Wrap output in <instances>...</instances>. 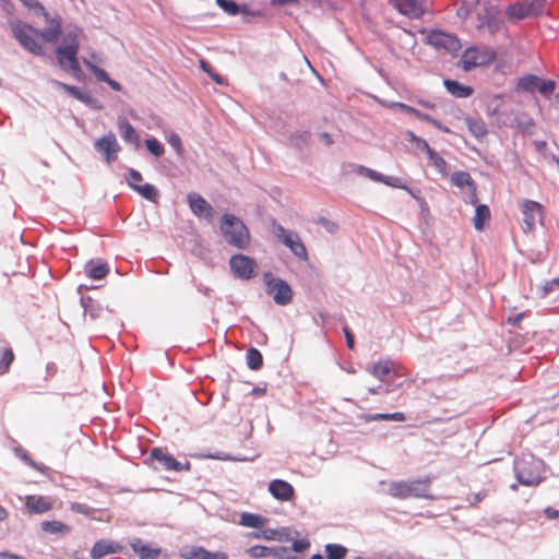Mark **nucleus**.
<instances>
[{
	"label": "nucleus",
	"mask_w": 559,
	"mask_h": 559,
	"mask_svg": "<svg viewBox=\"0 0 559 559\" xmlns=\"http://www.w3.org/2000/svg\"><path fill=\"white\" fill-rule=\"evenodd\" d=\"M221 230L226 241L239 249L249 245V231L245 224L235 215L225 214L222 217Z\"/></svg>",
	"instance_id": "f257e3e1"
},
{
	"label": "nucleus",
	"mask_w": 559,
	"mask_h": 559,
	"mask_svg": "<svg viewBox=\"0 0 559 559\" xmlns=\"http://www.w3.org/2000/svg\"><path fill=\"white\" fill-rule=\"evenodd\" d=\"M389 495L394 498L406 499L415 498H432L429 496V480L416 479L412 481H393L388 488Z\"/></svg>",
	"instance_id": "f03ea898"
},
{
	"label": "nucleus",
	"mask_w": 559,
	"mask_h": 559,
	"mask_svg": "<svg viewBox=\"0 0 559 559\" xmlns=\"http://www.w3.org/2000/svg\"><path fill=\"white\" fill-rule=\"evenodd\" d=\"M516 478L524 486H537L543 480L544 464L535 457L521 459L515 464Z\"/></svg>",
	"instance_id": "7ed1b4c3"
},
{
	"label": "nucleus",
	"mask_w": 559,
	"mask_h": 559,
	"mask_svg": "<svg viewBox=\"0 0 559 559\" xmlns=\"http://www.w3.org/2000/svg\"><path fill=\"white\" fill-rule=\"evenodd\" d=\"M263 281L267 295L273 298L276 305L286 306L292 301L293 292L287 282L280 277L273 276V274L270 272L263 274Z\"/></svg>",
	"instance_id": "20e7f679"
},
{
	"label": "nucleus",
	"mask_w": 559,
	"mask_h": 559,
	"mask_svg": "<svg viewBox=\"0 0 559 559\" xmlns=\"http://www.w3.org/2000/svg\"><path fill=\"white\" fill-rule=\"evenodd\" d=\"M12 33L24 49L34 55H43V47L37 40L38 32L34 27L16 22L12 25Z\"/></svg>",
	"instance_id": "39448f33"
},
{
	"label": "nucleus",
	"mask_w": 559,
	"mask_h": 559,
	"mask_svg": "<svg viewBox=\"0 0 559 559\" xmlns=\"http://www.w3.org/2000/svg\"><path fill=\"white\" fill-rule=\"evenodd\" d=\"M273 235L300 260L306 261L308 259L307 249L298 236L293 230L285 229L282 225L274 224L272 228Z\"/></svg>",
	"instance_id": "423d86ee"
},
{
	"label": "nucleus",
	"mask_w": 559,
	"mask_h": 559,
	"mask_svg": "<svg viewBox=\"0 0 559 559\" xmlns=\"http://www.w3.org/2000/svg\"><path fill=\"white\" fill-rule=\"evenodd\" d=\"M495 57V51L491 49L471 47L464 51L461 64L465 71H468L472 68L484 67L491 63Z\"/></svg>",
	"instance_id": "0eeeda50"
},
{
	"label": "nucleus",
	"mask_w": 559,
	"mask_h": 559,
	"mask_svg": "<svg viewBox=\"0 0 559 559\" xmlns=\"http://www.w3.org/2000/svg\"><path fill=\"white\" fill-rule=\"evenodd\" d=\"M229 266L235 277L248 281L257 274V262L245 254H235L229 259Z\"/></svg>",
	"instance_id": "6e6552de"
},
{
	"label": "nucleus",
	"mask_w": 559,
	"mask_h": 559,
	"mask_svg": "<svg viewBox=\"0 0 559 559\" xmlns=\"http://www.w3.org/2000/svg\"><path fill=\"white\" fill-rule=\"evenodd\" d=\"M94 148L107 164L115 162L121 151V146L112 132H108L97 139L94 142Z\"/></svg>",
	"instance_id": "1a4fd4ad"
},
{
	"label": "nucleus",
	"mask_w": 559,
	"mask_h": 559,
	"mask_svg": "<svg viewBox=\"0 0 559 559\" xmlns=\"http://www.w3.org/2000/svg\"><path fill=\"white\" fill-rule=\"evenodd\" d=\"M57 60L59 66L67 72H70L74 78L81 79L82 70L80 68L76 55L72 46H59L56 50Z\"/></svg>",
	"instance_id": "9d476101"
},
{
	"label": "nucleus",
	"mask_w": 559,
	"mask_h": 559,
	"mask_svg": "<svg viewBox=\"0 0 559 559\" xmlns=\"http://www.w3.org/2000/svg\"><path fill=\"white\" fill-rule=\"evenodd\" d=\"M521 212L523 216L524 231H534L537 223L542 222L543 206L538 202L524 200L521 203Z\"/></svg>",
	"instance_id": "9b49d317"
},
{
	"label": "nucleus",
	"mask_w": 559,
	"mask_h": 559,
	"mask_svg": "<svg viewBox=\"0 0 559 559\" xmlns=\"http://www.w3.org/2000/svg\"><path fill=\"white\" fill-rule=\"evenodd\" d=\"M427 44L435 47L437 50L445 52H456L461 48L459 39L448 33L441 31H432L427 35Z\"/></svg>",
	"instance_id": "f8f14e48"
},
{
	"label": "nucleus",
	"mask_w": 559,
	"mask_h": 559,
	"mask_svg": "<svg viewBox=\"0 0 559 559\" xmlns=\"http://www.w3.org/2000/svg\"><path fill=\"white\" fill-rule=\"evenodd\" d=\"M357 174H359L360 176H364L366 178H369L372 181L382 182L392 188L408 190L406 185L404 183V181L399 177L385 176L379 171H376L373 169H370V168H367L364 166H360L357 169Z\"/></svg>",
	"instance_id": "ddd939ff"
},
{
	"label": "nucleus",
	"mask_w": 559,
	"mask_h": 559,
	"mask_svg": "<svg viewBox=\"0 0 559 559\" xmlns=\"http://www.w3.org/2000/svg\"><path fill=\"white\" fill-rule=\"evenodd\" d=\"M151 457L157 461L160 466L167 471H190V463L181 464L173 455L165 452L163 449L155 448L152 450Z\"/></svg>",
	"instance_id": "4468645a"
},
{
	"label": "nucleus",
	"mask_w": 559,
	"mask_h": 559,
	"mask_svg": "<svg viewBox=\"0 0 559 559\" xmlns=\"http://www.w3.org/2000/svg\"><path fill=\"white\" fill-rule=\"evenodd\" d=\"M53 86L56 88L62 90L67 93H69L71 96L76 98L78 100L84 103L85 105L90 106L93 109H102V105L99 102L91 96L90 93L82 91L81 88L72 85H68L66 83L53 81Z\"/></svg>",
	"instance_id": "2eb2a0df"
},
{
	"label": "nucleus",
	"mask_w": 559,
	"mask_h": 559,
	"mask_svg": "<svg viewBox=\"0 0 559 559\" xmlns=\"http://www.w3.org/2000/svg\"><path fill=\"white\" fill-rule=\"evenodd\" d=\"M478 23L477 27H484L488 25L491 29L498 27V14L499 10L495 5L477 4L475 9Z\"/></svg>",
	"instance_id": "dca6fc26"
},
{
	"label": "nucleus",
	"mask_w": 559,
	"mask_h": 559,
	"mask_svg": "<svg viewBox=\"0 0 559 559\" xmlns=\"http://www.w3.org/2000/svg\"><path fill=\"white\" fill-rule=\"evenodd\" d=\"M188 203L191 212L194 215L203 217L207 221H212L213 207L203 197L198 193H189Z\"/></svg>",
	"instance_id": "f3484780"
},
{
	"label": "nucleus",
	"mask_w": 559,
	"mask_h": 559,
	"mask_svg": "<svg viewBox=\"0 0 559 559\" xmlns=\"http://www.w3.org/2000/svg\"><path fill=\"white\" fill-rule=\"evenodd\" d=\"M269 492L278 501H289L295 495L294 487L283 479L272 480L269 484Z\"/></svg>",
	"instance_id": "a211bd4d"
},
{
	"label": "nucleus",
	"mask_w": 559,
	"mask_h": 559,
	"mask_svg": "<svg viewBox=\"0 0 559 559\" xmlns=\"http://www.w3.org/2000/svg\"><path fill=\"white\" fill-rule=\"evenodd\" d=\"M181 557L185 559H228L227 554L224 551H209L199 546L185 548Z\"/></svg>",
	"instance_id": "6ab92c4d"
},
{
	"label": "nucleus",
	"mask_w": 559,
	"mask_h": 559,
	"mask_svg": "<svg viewBox=\"0 0 559 559\" xmlns=\"http://www.w3.org/2000/svg\"><path fill=\"white\" fill-rule=\"evenodd\" d=\"M394 7L411 19H417L424 13L423 3L416 0H394Z\"/></svg>",
	"instance_id": "aec40b11"
},
{
	"label": "nucleus",
	"mask_w": 559,
	"mask_h": 559,
	"mask_svg": "<svg viewBox=\"0 0 559 559\" xmlns=\"http://www.w3.org/2000/svg\"><path fill=\"white\" fill-rule=\"evenodd\" d=\"M121 550V546L108 539H100L96 542L91 550V557L93 559H100L107 555L116 554Z\"/></svg>",
	"instance_id": "412c9836"
},
{
	"label": "nucleus",
	"mask_w": 559,
	"mask_h": 559,
	"mask_svg": "<svg viewBox=\"0 0 559 559\" xmlns=\"http://www.w3.org/2000/svg\"><path fill=\"white\" fill-rule=\"evenodd\" d=\"M392 107L400 109L402 112L414 115L416 118H418L420 120L428 121V122H430L431 124H433L436 128H438L439 130H441L443 132H447V133L450 132L449 128L443 126L442 123H440L438 120L431 118L430 116H428L426 114L420 112L419 110H417V109H415V108H413V107H411V106H408L406 104L393 103Z\"/></svg>",
	"instance_id": "4be33fe9"
},
{
	"label": "nucleus",
	"mask_w": 559,
	"mask_h": 559,
	"mask_svg": "<svg viewBox=\"0 0 559 559\" xmlns=\"http://www.w3.org/2000/svg\"><path fill=\"white\" fill-rule=\"evenodd\" d=\"M118 130L120 133V136L124 142H129L134 145L135 148L140 147V138L135 131V129L130 124V122L123 118L120 117L118 119Z\"/></svg>",
	"instance_id": "5701e85b"
},
{
	"label": "nucleus",
	"mask_w": 559,
	"mask_h": 559,
	"mask_svg": "<svg viewBox=\"0 0 559 559\" xmlns=\"http://www.w3.org/2000/svg\"><path fill=\"white\" fill-rule=\"evenodd\" d=\"M131 548L135 554L140 556L141 559H150L156 558L160 555L162 550L158 547H155L150 544L143 543L139 538H134L131 543Z\"/></svg>",
	"instance_id": "b1692460"
},
{
	"label": "nucleus",
	"mask_w": 559,
	"mask_h": 559,
	"mask_svg": "<svg viewBox=\"0 0 559 559\" xmlns=\"http://www.w3.org/2000/svg\"><path fill=\"white\" fill-rule=\"evenodd\" d=\"M84 272L92 280H103L109 273V266L102 260H91L85 264Z\"/></svg>",
	"instance_id": "393cba45"
},
{
	"label": "nucleus",
	"mask_w": 559,
	"mask_h": 559,
	"mask_svg": "<svg viewBox=\"0 0 559 559\" xmlns=\"http://www.w3.org/2000/svg\"><path fill=\"white\" fill-rule=\"evenodd\" d=\"M251 536L255 539H265V540H288L289 539V533L288 528L283 527L280 530L275 528H261L260 532L252 533Z\"/></svg>",
	"instance_id": "a878e982"
},
{
	"label": "nucleus",
	"mask_w": 559,
	"mask_h": 559,
	"mask_svg": "<svg viewBox=\"0 0 559 559\" xmlns=\"http://www.w3.org/2000/svg\"><path fill=\"white\" fill-rule=\"evenodd\" d=\"M84 34L78 26H68L66 28L62 44L60 46H72L74 51L79 50L80 43L83 40Z\"/></svg>",
	"instance_id": "bb28decb"
},
{
	"label": "nucleus",
	"mask_w": 559,
	"mask_h": 559,
	"mask_svg": "<svg viewBox=\"0 0 559 559\" xmlns=\"http://www.w3.org/2000/svg\"><path fill=\"white\" fill-rule=\"evenodd\" d=\"M84 64L90 69V71L98 81L107 83L114 91H121L122 87L120 83L111 80L104 69L93 64L88 59H84Z\"/></svg>",
	"instance_id": "cd10ccee"
},
{
	"label": "nucleus",
	"mask_w": 559,
	"mask_h": 559,
	"mask_svg": "<svg viewBox=\"0 0 559 559\" xmlns=\"http://www.w3.org/2000/svg\"><path fill=\"white\" fill-rule=\"evenodd\" d=\"M25 506L32 513H44L51 508V503L40 496H27Z\"/></svg>",
	"instance_id": "c85d7f7f"
},
{
	"label": "nucleus",
	"mask_w": 559,
	"mask_h": 559,
	"mask_svg": "<svg viewBox=\"0 0 559 559\" xmlns=\"http://www.w3.org/2000/svg\"><path fill=\"white\" fill-rule=\"evenodd\" d=\"M269 519L259 514L243 512L240 515L239 525L251 528H263Z\"/></svg>",
	"instance_id": "c756f323"
},
{
	"label": "nucleus",
	"mask_w": 559,
	"mask_h": 559,
	"mask_svg": "<svg viewBox=\"0 0 559 559\" xmlns=\"http://www.w3.org/2000/svg\"><path fill=\"white\" fill-rule=\"evenodd\" d=\"M444 86L449 93L455 97L465 98L473 94V88L468 85H463L456 81L445 80Z\"/></svg>",
	"instance_id": "7c9ffc66"
},
{
	"label": "nucleus",
	"mask_w": 559,
	"mask_h": 559,
	"mask_svg": "<svg viewBox=\"0 0 559 559\" xmlns=\"http://www.w3.org/2000/svg\"><path fill=\"white\" fill-rule=\"evenodd\" d=\"M48 21V25L45 27V29L40 33V36L44 40L48 43H53L61 29V23L57 19L49 20L48 16L46 17Z\"/></svg>",
	"instance_id": "2f4dec72"
},
{
	"label": "nucleus",
	"mask_w": 559,
	"mask_h": 559,
	"mask_svg": "<svg viewBox=\"0 0 559 559\" xmlns=\"http://www.w3.org/2000/svg\"><path fill=\"white\" fill-rule=\"evenodd\" d=\"M216 4L227 14L237 15V14H248L249 10L247 5H238L233 0H216Z\"/></svg>",
	"instance_id": "473e14b6"
},
{
	"label": "nucleus",
	"mask_w": 559,
	"mask_h": 559,
	"mask_svg": "<svg viewBox=\"0 0 559 559\" xmlns=\"http://www.w3.org/2000/svg\"><path fill=\"white\" fill-rule=\"evenodd\" d=\"M393 364L390 360L378 361L368 368V371L376 378L383 380V378L391 373Z\"/></svg>",
	"instance_id": "72a5a7b5"
},
{
	"label": "nucleus",
	"mask_w": 559,
	"mask_h": 559,
	"mask_svg": "<svg viewBox=\"0 0 559 559\" xmlns=\"http://www.w3.org/2000/svg\"><path fill=\"white\" fill-rule=\"evenodd\" d=\"M490 211L487 205L480 204L476 206L475 215L473 218L474 226L477 230H483L486 223L489 221Z\"/></svg>",
	"instance_id": "f704fd0d"
},
{
	"label": "nucleus",
	"mask_w": 559,
	"mask_h": 559,
	"mask_svg": "<svg viewBox=\"0 0 559 559\" xmlns=\"http://www.w3.org/2000/svg\"><path fill=\"white\" fill-rule=\"evenodd\" d=\"M285 548H269L266 546H252L249 549H247V552L252 558H264L269 556H277L280 551H284Z\"/></svg>",
	"instance_id": "c9c22d12"
},
{
	"label": "nucleus",
	"mask_w": 559,
	"mask_h": 559,
	"mask_svg": "<svg viewBox=\"0 0 559 559\" xmlns=\"http://www.w3.org/2000/svg\"><path fill=\"white\" fill-rule=\"evenodd\" d=\"M507 16L512 21H519L526 17H533L531 12L527 9H524L523 1L515 3L513 5H510L507 9Z\"/></svg>",
	"instance_id": "e433bc0d"
},
{
	"label": "nucleus",
	"mask_w": 559,
	"mask_h": 559,
	"mask_svg": "<svg viewBox=\"0 0 559 559\" xmlns=\"http://www.w3.org/2000/svg\"><path fill=\"white\" fill-rule=\"evenodd\" d=\"M451 182L459 188L468 187L472 191L473 197H475V187L473 185L471 176L467 173H464V171L454 173L451 176Z\"/></svg>",
	"instance_id": "4c0bfd02"
},
{
	"label": "nucleus",
	"mask_w": 559,
	"mask_h": 559,
	"mask_svg": "<svg viewBox=\"0 0 559 559\" xmlns=\"http://www.w3.org/2000/svg\"><path fill=\"white\" fill-rule=\"evenodd\" d=\"M466 124L471 133L478 139L484 138L488 132L487 126L481 119H473L467 117Z\"/></svg>",
	"instance_id": "58836bf2"
},
{
	"label": "nucleus",
	"mask_w": 559,
	"mask_h": 559,
	"mask_svg": "<svg viewBox=\"0 0 559 559\" xmlns=\"http://www.w3.org/2000/svg\"><path fill=\"white\" fill-rule=\"evenodd\" d=\"M362 419L366 421H373V420H393V421H404L405 415L403 413H392V414H369L362 416Z\"/></svg>",
	"instance_id": "ea45409f"
},
{
	"label": "nucleus",
	"mask_w": 559,
	"mask_h": 559,
	"mask_svg": "<svg viewBox=\"0 0 559 559\" xmlns=\"http://www.w3.org/2000/svg\"><path fill=\"white\" fill-rule=\"evenodd\" d=\"M134 191H136L141 197L151 202H156L158 199V191L151 183L139 185L138 187H135Z\"/></svg>",
	"instance_id": "a19ab883"
},
{
	"label": "nucleus",
	"mask_w": 559,
	"mask_h": 559,
	"mask_svg": "<svg viewBox=\"0 0 559 559\" xmlns=\"http://www.w3.org/2000/svg\"><path fill=\"white\" fill-rule=\"evenodd\" d=\"M326 559H344L347 549L338 544H326L325 545Z\"/></svg>",
	"instance_id": "79ce46f5"
},
{
	"label": "nucleus",
	"mask_w": 559,
	"mask_h": 559,
	"mask_svg": "<svg viewBox=\"0 0 559 559\" xmlns=\"http://www.w3.org/2000/svg\"><path fill=\"white\" fill-rule=\"evenodd\" d=\"M247 364L250 369L259 370L263 364L261 353L255 348H250L247 353Z\"/></svg>",
	"instance_id": "37998d69"
},
{
	"label": "nucleus",
	"mask_w": 559,
	"mask_h": 559,
	"mask_svg": "<svg viewBox=\"0 0 559 559\" xmlns=\"http://www.w3.org/2000/svg\"><path fill=\"white\" fill-rule=\"evenodd\" d=\"M539 78L534 75L524 76L519 81V87L526 92H534L538 90Z\"/></svg>",
	"instance_id": "c03bdc74"
},
{
	"label": "nucleus",
	"mask_w": 559,
	"mask_h": 559,
	"mask_svg": "<svg viewBox=\"0 0 559 559\" xmlns=\"http://www.w3.org/2000/svg\"><path fill=\"white\" fill-rule=\"evenodd\" d=\"M13 359H14V355L11 349L2 348L0 350V374H3L8 371Z\"/></svg>",
	"instance_id": "a18cd8bd"
},
{
	"label": "nucleus",
	"mask_w": 559,
	"mask_h": 559,
	"mask_svg": "<svg viewBox=\"0 0 559 559\" xmlns=\"http://www.w3.org/2000/svg\"><path fill=\"white\" fill-rule=\"evenodd\" d=\"M406 139L409 143L414 145L415 148L423 151L427 153L430 150V146L428 145L427 141L417 136L414 132L408 131L406 133Z\"/></svg>",
	"instance_id": "49530a36"
},
{
	"label": "nucleus",
	"mask_w": 559,
	"mask_h": 559,
	"mask_svg": "<svg viewBox=\"0 0 559 559\" xmlns=\"http://www.w3.org/2000/svg\"><path fill=\"white\" fill-rule=\"evenodd\" d=\"M145 146H146L147 151L156 157L162 156L165 152L163 144L155 138L146 139Z\"/></svg>",
	"instance_id": "de8ad7c7"
},
{
	"label": "nucleus",
	"mask_w": 559,
	"mask_h": 559,
	"mask_svg": "<svg viewBox=\"0 0 559 559\" xmlns=\"http://www.w3.org/2000/svg\"><path fill=\"white\" fill-rule=\"evenodd\" d=\"M166 140L176 154L181 157L183 155V147L180 136L176 132H168L166 133Z\"/></svg>",
	"instance_id": "09e8293b"
},
{
	"label": "nucleus",
	"mask_w": 559,
	"mask_h": 559,
	"mask_svg": "<svg viewBox=\"0 0 559 559\" xmlns=\"http://www.w3.org/2000/svg\"><path fill=\"white\" fill-rule=\"evenodd\" d=\"M41 528L48 533L68 532L67 525L59 521H45L41 523Z\"/></svg>",
	"instance_id": "8fccbe9b"
},
{
	"label": "nucleus",
	"mask_w": 559,
	"mask_h": 559,
	"mask_svg": "<svg viewBox=\"0 0 559 559\" xmlns=\"http://www.w3.org/2000/svg\"><path fill=\"white\" fill-rule=\"evenodd\" d=\"M427 155L429 160L436 167L437 170H439L440 173L445 171L447 163L437 152L430 148L427 152Z\"/></svg>",
	"instance_id": "3c124183"
},
{
	"label": "nucleus",
	"mask_w": 559,
	"mask_h": 559,
	"mask_svg": "<svg viewBox=\"0 0 559 559\" xmlns=\"http://www.w3.org/2000/svg\"><path fill=\"white\" fill-rule=\"evenodd\" d=\"M501 103H502V96H500V95L491 96L490 102L487 106V115L488 116L497 115Z\"/></svg>",
	"instance_id": "603ef678"
},
{
	"label": "nucleus",
	"mask_w": 559,
	"mask_h": 559,
	"mask_svg": "<svg viewBox=\"0 0 559 559\" xmlns=\"http://www.w3.org/2000/svg\"><path fill=\"white\" fill-rule=\"evenodd\" d=\"M530 8L527 9L533 16H537L544 10L547 0H525Z\"/></svg>",
	"instance_id": "864d4df0"
},
{
	"label": "nucleus",
	"mask_w": 559,
	"mask_h": 559,
	"mask_svg": "<svg viewBox=\"0 0 559 559\" xmlns=\"http://www.w3.org/2000/svg\"><path fill=\"white\" fill-rule=\"evenodd\" d=\"M273 7H287L290 9H299L301 7V0H272Z\"/></svg>",
	"instance_id": "5fc2aeb1"
},
{
	"label": "nucleus",
	"mask_w": 559,
	"mask_h": 559,
	"mask_svg": "<svg viewBox=\"0 0 559 559\" xmlns=\"http://www.w3.org/2000/svg\"><path fill=\"white\" fill-rule=\"evenodd\" d=\"M142 180V175L134 169H131L127 177V182L129 187L133 190H135V187L139 186V182Z\"/></svg>",
	"instance_id": "6e6d98bb"
},
{
	"label": "nucleus",
	"mask_w": 559,
	"mask_h": 559,
	"mask_svg": "<svg viewBox=\"0 0 559 559\" xmlns=\"http://www.w3.org/2000/svg\"><path fill=\"white\" fill-rule=\"evenodd\" d=\"M555 90V82L552 81H544V80H539V84H538V92L543 95H549L554 92Z\"/></svg>",
	"instance_id": "4d7b16f0"
},
{
	"label": "nucleus",
	"mask_w": 559,
	"mask_h": 559,
	"mask_svg": "<svg viewBox=\"0 0 559 559\" xmlns=\"http://www.w3.org/2000/svg\"><path fill=\"white\" fill-rule=\"evenodd\" d=\"M25 7L29 9H34L36 13L43 14L45 17H47V13L45 12L44 8L38 3L37 0H20Z\"/></svg>",
	"instance_id": "13d9d810"
},
{
	"label": "nucleus",
	"mask_w": 559,
	"mask_h": 559,
	"mask_svg": "<svg viewBox=\"0 0 559 559\" xmlns=\"http://www.w3.org/2000/svg\"><path fill=\"white\" fill-rule=\"evenodd\" d=\"M308 138H309V135L307 132L296 133V134L292 135L290 143L296 146H301L307 143Z\"/></svg>",
	"instance_id": "bf43d9fd"
},
{
	"label": "nucleus",
	"mask_w": 559,
	"mask_h": 559,
	"mask_svg": "<svg viewBox=\"0 0 559 559\" xmlns=\"http://www.w3.org/2000/svg\"><path fill=\"white\" fill-rule=\"evenodd\" d=\"M310 547V542L307 538L297 539L293 543V550L296 552H302Z\"/></svg>",
	"instance_id": "052dcab7"
},
{
	"label": "nucleus",
	"mask_w": 559,
	"mask_h": 559,
	"mask_svg": "<svg viewBox=\"0 0 559 559\" xmlns=\"http://www.w3.org/2000/svg\"><path fill=\"white\" fill-rule=\"evenodd\" d=\"M16 455L32 467L39 469L38 465L28 456L23 449H15Z\"/></svg>",
	"instance_id": "680f3d73"
},
{
	"label": "nucleus",
	"mask_w": 559,
	"mask_h": 559,
	"mask_svg": "<svg viewBox=\"0 0 559 559\" xmlns=\"http://www.w3.org/2000/svg\"><path fill=\"white\" fill-rule=\"evenodd\" d=\"M402 43L404 46H409L411 49H412V52H414V47H415V38H414V35L408 32V31H404V37L401 38Z\"/></svg>",
	"instance_id": "e2e57ef3"
},
{
	"label": "nucleus",
	"mask_w": 559,
	"mask_h": 559,
	"mask_svg": "<svg viewBox=\"0 0 559 559\" xmlns=\"http://www.w3.org/2000/svg\"><path fill=\"white\" fill-rule=\"evenodd\" d=\"M556 286H557V287H559V278H555V280H552V281L548 282V283L543 287V289H544L543 295L548 294V293H549L550 290H552Z\"/></svg>",
	"instance_id": "0e129e2a"
},
{
	"label": "nucleus",
	"mask_w": 559,
	"mask_h": 559,
	"mask_svg": "<svg viewBox=\"0 0 559 559\" xmlns=\"http://www.w3.org/2000/svg\"><path fill=\"white\" fill-rule=\"evenodd\" d=\"M85 59L91 60V62L93 64H95V66H97V63H103L104 62L102 56L99 53H97V52H94V51L90 52L88 57H86Z\"/></svg>",
	"instance_id": "69168bd1"
},
{
	"label": "nucleus",
	"mask_w": 559,
	"mask_h": 559,
	"mask_svg": "<svg viewBox=\"0 0 559 559\" xmlns=\"http://www.w3.org/2000/svg\"><path fill=\"white\" fill-rule=\"evenodd\" d=\"M545 514L549 519H558L559 518V510L547 508V509H545Z\"/></svg>",
	"instance_id": "338daca9"
},
{
	"label": "nucleus",
	"mask_w": 559,
	"mask_h": 559,
	"mask_svg": "<svg viewBox=\"0 0 559 559\" xmlns=\"http://www.w3.org/2000/svg\"><path fill=\"white\" fill-rule=\"evenodd\" d=\"M210 76L219 85L227 84L226 80L223 76H221L219 74H217L216 72L211 73Z\"/></svg>",
	"instance_id": "774afa93"
}]
</instances>
